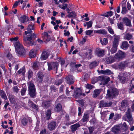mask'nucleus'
I'll return each mask as SVG.
<instances>
[{
    "instance_id": "f257e3e1",
    "label": "nucleus",
    "mask_w": 134,
    "mask_h": 134,
    "mask_svg": "<svg viewBox=\"0 0 134 134\" xmlns=\"http://www.w3.org/2000/svg\"><path fill=\"white\" fill-rule=\"evenodd\" d=\"M36 37V35L34 33L27 35V37L24 36V44H31L33 45L34 44L33 41Z\"/></svg>"
},
{
    "instance_id": "f03ea898",
    "label": "nucleus",
    "mask_w": 134,
    "mask_h": 134,
    "mask_svg": "<svg viewBox=\"0 0 134 134\" xmlns=\"http://www.w3.org/2000/svg\"><path fill=\"white\" fill-rule=\"evenodd\" d=\"M118 94V91L115 88H112L107 90L106 94V98L109 99H113L115 98Z\"/></svg>"
},
{
    "instance_id": "7ed1b4c3",
    "label": "nucleus",
    "mask_w": 134,
    "mask_h": 134,
    "mask_svg": "<svg viewBox=\"0 0 134 134\" xmlns=\"http://www.w3.org/2000/svg\"><path fill=\"white\" fill-rule=\"evenodd\" d=\"M130 75L129 73L125 72L120 73L118 76V78L119 79L120 82L122 84L126 83L128 80Z\"/></svg>"
},
{
    "instance_id": "20e7f679",
    "label": "nucleus",
    "mask_w": 134,
    "mask_h": 134,
    "mask_svg": "<svg viewBox=\"0 0 134 134\" xmlns=\"http://www.w3.org/2000/svg\"><path fill=\"white\" fill-rule=\"evenodd\" d=\"M28 91L30 97L33 98H35L36 97V91L34 85L33 83H29Z\"/></svg>"
},
{
    "instance_id": "39448f33",
    "label": "nucleus",
    "mask_w": 134,
    "mask_h": 134,
    "mask_svg": "<svg viewBox=\"0 0 134 134\" xmlns=\"http://www.w3.org/2000/svg\"><path fill=\"white\" fill-rule=\"evenodd\" d=\"M48 69L49 70H55V73L57 72V70L58 69V64L57 62H51V63H48Z\"/></svg>"
},
{
    "instance_id": "423d86ee",
    "label": "nucleus",
    "mask_w": 134,
    "mask_h": 134,
    "mask_svg": "<svg viewBox=\"0 0 134 134\" xmlns=\"http://www.w3.org/2000/svg\"><path fill=\"white\" fill-rule=\"evenodd\" d=\"M126 56L125 53L121 50H119L118 52L115 54V58L118 61L121 60Z\"/></svg>"
},
{
    "instance_id": "0eeeda50",
    "label": "nucleus",
    "mask_w": 134,
    "mask_h": 134,
    "mask_svg": "<svg viewBox=\"0 0 134 134\" xmlns=\"http://www.w3.org/2000/svg\"><path fill=\"white\" fill-rule=\"evenodd\" d=\"M98 79L100 81H101L100 83V85H104L107 84L110 81V78L105 76H102L99 77Z\"/></svg>"
},
{
    "instance_id": "6e6552de",
    "label": "nucleus",
    "mask_w": 134,
    "mask_h": 134,
    "mask_svg": "<svg viewBox=\"0 0 134 134\" xmlns=\"http://www.w3.org/2000/svg\"><path fill=\"white\" fill-rule=\"evenodd\" d=\"M14 46L16 51L20 53L19 49L20 48L23 52L24 50V47L22 45L19 41H16L14 43Z\"/></svg>"
},
{
    "instance_id": "1a4fd4ad",
    "label": "nucleus",
    "mask_w": 134,
    "mask_h": 134,
    "mask_svg": "<svg viewBox=\"0 0 134 134\" xmlns=\"http://www.w3.org/2000/svg\"><path fill=\"white\" fill-rule=\"evenodd\" d=\"M123 23L126 26L129 27H131L132 26L131 21L128 18L124 17L122 20Z\"/></svg>"
},
{
    "instance_id": "9d476101",
    "label": "nucleus",
    "mask_w": 134,
    "mask_h": 134,
    "mask_svg": "<svg viewBox=\"0 0 134 134\" xmlns=\"http://www.w3.org/2000/svg\"><path fill=\"white\" fill-rule=\"evenodd\" d=\"M114 41L113 42L112 47L117 48L120 37L119 36H117L115 35H114Z\"/></svg>"
},
{
    "instance_id": "9b49d317",
    "label": "nucleus",
    "mask_w": 134,
    "mask_h": 134,
    "mask_svg": "<svg viewBox=\"0 0 134 134\" xmlns=\"http://www.w3.org/2000/svg\"><path fill=\"white\" fill-rule=\"evenodd\" d=\"M104 49L97 48L96 49V54L98 57H102L104 55Z\"/></svg>"
},
{
    "instance_id": "f8f14e48",
    "label": "nucleus",
    "mask_w": 134,
    "mask_h": 134,
    "mask_svg": "<svg viewBox=\"0 0 134 134\" xmlns=\"http://www.w3.org/2000/svg\"><path fill=\"white\" fill-rule=\"evenodd\" d=\"M112 104L111 102H106L104 101H100V105L101 107H106L111 106Z\"/></svg>"
},
{
    "instance_id": "ddd939ff",
    "label": "nucleus",
    "mask_w": 134,
    "mask_h": 134,
    "mask_svg": "<svg viewBox=\"0 0 134 134\" xmlns=\"http://www.w3.org/2000/svg\"><path fill=\"white\" fill-rule=\"evenodd\" d=\"M131 112V109L130 108H128L126 113V116L129 121H132L133 119Z\"/></svg>"
},
{
    "instance_id": "4468645a",
    "label": "nucleus",
    "mask_w": 134,
    "mask_h": 134,
    "mask_svg": "<svg viewBox=\"0 0 134 134\" xmlns=\"http://www.w3.org/2000/svg\"><path fill=\"white\" fill-rule=\"evenodd\" d=\"M65 79L66 80L67 83L71 85L74 83V78L71 75H68L66 77Z\"/></svg>"
},
{
    "instance_id": "2eb2a0df",
    "label": "nucleus",
    "mask_w": 134,
    "mask_h": 134,
    "mask_svg": "<svg viewBox=\"0 0 134 134\" xmlns=\"http://www.w3.org/2000/svg\"><path fill=\"white\" fill-rule=\"evenodd\" d=\"M128 62L127 61L122 62L119 63L118 65V68L122 70L127 66Z\"/></svg>"
},
{
    "instance_id": "dca6fc26",
    "label": "nucleus",
    "mask_w": 134,
    "mask_h": 134,
    "mask_svg": "<svg viewBox=\"0 0 134 134\" xmlns=\"http://www.w3.org/2000/svg\"><path fill=\"white\" fill-rule=\"evenodd\" d=\"M56 122L55 121H52L48 124V128L50 131H52L55 129L56 127Z\"/></svg>"
},
{
    "instance_id": "f3484780",
    "label": "nucleus",
    "mask_w": 134,
    "mask_h": 134,
    "mask_svg": "<svg viewBox=\"0 0 134 134\" xmlns=\"http://www.w3.org/2000/svg\"><path fill=\"white\" fill-rule=\"evenodd\" d=\"M81 90L79 88H76L74 90V94L73 95L74 97L77 98L82 95Z\"/></svg>"
},
{
    "instance_id": "a211bd4d",
    "label": "nucleus",
    "mask_w": 134,
    "mask_h": 134,
    "mask_svg": "<svg viewBox=\"0 0 134 134\" xmlns=\"http://www.w3.org/2000/svg\"><path fill=\"white\" fill-rule=\"evenodd\" d=\"M19 20L21 23H26L27 21H29L28 17L25 15H22L19 18Z\"/></svg>"
},
{
    "instance_id": "6ab92c4d",
    "label": "nucleus",
    "mask_w": 134,
    "mask_h": 134,
    "mask_svg": "<svg viewBox=\"0 0 134 134\" xmlns=\"http://www.w3.org/2000/svg\"><path fill=\"white\" fill-rule=\"evenodd\" d=\"M128 103L127 101L126 100H124L122 101L121 103V109L125 111V108L128 106Z\"/></svg>"
},
{
    "instance_id": "aec40b11",
    "label": "nucleus",
    "mask_w": 134,
    "mask_h": 134,
    "mask_svg": "<svg viewBox=\"0 0 134 134\" xmlns=\"http://www.w3.org/2000/svg\"><path fill=\"white\" fill-rule=\"evenodd\" d=\"M52 100H49L47 101H44L42 103V105L43 107L47 108L50 107L52 104Z\"/></svg>"
},
{
    "instance_id": "412c9836",
    "label": "nucleus",
    "mask_w": 134,
    "mask_h": 134,
    "mask_svg": "<svg viewBox=\"0 0 134 134\" xmlns=\"http://www.w3.org/2000/svg\"><path fill=\"white\" fill-rule=\"evenodd\" d=\"M124 38L125 40H127L133 39V34L130 33H126L124 36Z\"/></svg>"
},
{
    "instance_id": "4be33fe9",
    "label": "nucleus",
    "mask_w": 134,
    "mask_h": 134,
    "mask_svg": "<svg viewBox=\"0 0 134 134\" xmlns=\"http://www.w3.org/2000/svg\"><path fill=\"white\" fill-rule=\"evenodd\" d=\"M98 72L104 75H110L113 74L112 72L109 69H107L105 70H101L100 71L98 70Z\"/></svg>"
},
{
    "instance_id": "5701e85b",
    "label": "nucleus",
    "mask_w": 134,
    "mask_h": 134,
    "mask_svg": "<svg viewBox=\"0 0 134 134\" xmlns=\"http://www.w3.org/2000/svg\"><path fill=\"white\" fill-rule=\"evenodd\" d=\"M34 28L33 26L32 25H29L27 28V31H25V35H27L28 34H32L33 33V31H32L31 30H33Z\"/></svg>"
},
{
    "instance_id": "b1692460",
    "label": "nucleus",
    "mask_w": 134,
    "mask_h": 134,
    "mask_svg": "<svg viewBox=\"0 0 134 134\" xmlns=\"http://www.w3.org/2000/svg\"><path fill=\"white\" fill-rule=\"evenodd\" d=\"M120 130V127L117 125H115L112 128V131L115 134L118 133Z\"/></svg>"
},
{
    "instance_id": "393cba45",
    "label": "nucleus",
    "mask_w": 134,
    "mask_h": 134,
    "mask_svg": "<svg viewBox=\"0 0 134 134\" xmlns=\"http://www.w3.org/2000/svg\"><path fill=\"white\" fill-rule=\"evenodd\" d=\"M37 80L40 82H41L43 81L44 75L43 73L41 72H39L37 75Z\"/></svg>"
},
{
    "instance_id": "a878e982",
    "label": "nucleus",
    "mask_w": 134,
    "mask_h": 134,
    "mask_svg": "<svg viewBox=\"0 0 134 134\" xmlns=\"http://www.w3.org/2000/svg\"><path fill=\"white\" fill-rule=\"evenodd\" d=\"M48 53L46 51L43 52L41 55L40 59L42 60L46 59L48 56Z\"/></svg>"
},
{
    "instance_id": "bb28decb",
    "label": "nucleus",
    "mask_w": 134,
    "mask_h": 134,
    "mask_svg": "<svg viewBox=\"0 0 134 134\" xmlns=\"http://www.w3.org/2000/svg\"><path fill=\"white\" fill-rule=\"evenodd\" d=\"M129 47V44L127 42L125 41L122 42V45L121 46V48L124 49H126Z\"/></svg>"
},
{
    "instance_id": "cd10ccee",
    "label": "nucleus",
    "mask_w": 134,
    "mask_h": 134,
    "mask_svg": "<svg viewBox=\"0 0 134 134\" xmlns=\"http://www.w3.org/2000/svg\"><path fill=\"white\" fill-rule=\"evenodd\" d=\"M101 92V89H97L94 90L93 94V97L96 98L97 97Z\"/></svg>"
},
{
    "instance_id": "c85d7f7f",
    "label": "nucleus",
    "mask_w": 134,
    "mask_h": 134,
    "mask_svg": "<svg viewBox=\"0 0 134 134\" xmlns=\"http://www.w3.org/2000/svg\"><path fill=\"white\" fill-rule=\"evenodd\" d=\"M99 64V62L97 61H94L91 63L89 65V67L90 69H92L94 67L97 66Z\"/></svg>"
},
{
    "instance_id": "c756f323",
    "label": "nucleus",
    "mask_w": 134,
    "mask_h": 134,
    "mask_svg": "<svg viewBox=\"0 0 134 134\" xmlns=\"http://www.w3.org/2000/svg\"><path fill=\"white\" fill-rule=\"evenodd\" d=\"M43 34L44 39L45 40H46L48 42L51 39L50 36L48 35V34L46 32H44Z\"/></svg>"
},
{
    "instance_id": "7c9ffc66",
    "label": "nucleus",
    "mask_w": 134,
    "mask_h": 134,
    "mask_svg": "<svg viewBox=\"0 0 134 134\" xmlns=\"http://www.w3.org/2000/svg\"><path fill=\"white\" fill-rule=\"evenodd\" d=\"M89 118V115L86 113H85L83 116L82 120L83 122H85L88 121Z\"/></svg>"
},
{
    "instance_id": "2f4dec72",
    "label": "nucleus",
    "mask_w": 134,
    "mask_h": 134,
    "mask_svg": "<svg viewBox=\"0 0 134 134\" xmlns=\"http://www.w3.org/2000/svg\"><path fill=\"white\" fill-rule=\"evenodd\" d=\"M80 126L79 124H75L71 126V131L74 132L77 128Z\"/></svg>"
},
{
    "instance_id": "473e14b6",
    "label": "nucleus",
    "mask_w": 134,
    "mask_h": 134,
    "mask_svg": "<svg viewBox=\"0 0 134 134\" xmlns=\"http://www.w3.org/2000/svg\"><path fill=\"white\" fill-rule=\"evenodd\" d=\"M77 15L76 13L75 12L72 11L70 12L68 15V17L69 18H76Z\"/></svg>"
},
{
    "instance_id": "72a5a7b5",
    "label": "nucleus",
    "mask_w": 134,
    "mask_h": 134,
    "mask_svg": "<svg viewBox=\"0 0 134 134\" xmlns=\"http://www.w3.org/2000/svg\"><path fill=\"white\" fill-rule=\"evenodd\" d=\"M28 103L30 107L36 109L37 108V106L33 103L32 101L29 100Z\"/></svg>"
},
{
    "instance_id": "f704fd0d",
    "label": "nucleus",
    "mask_w": 134,
    "mask_h": 134,
    "mask_svg": "<svg viewBox=\"0 0 134 134\" xmlns=\"http://www.w3.org/2000/svg\"><path fill=\"white\" fill-rule=\"evenodd\" d=\"M117 26L118 28L122 30H124V25L123 22H120L119 23L117 24Z\"/></svg>"
},
{
    "instance_id": "c9c22d12",
    "label": "nucleus",
    "mask_w": 134,
    "mask_h": 134,
    "mask_svg": "<svg viewBox=\"0 0 134 134\" xmlns=\"http://www.w3.org/2000/svg\"><path fill=\"white\" fill-rule=\"evenodd\" d=\"M96 33L101 34L103 35L107 34V32L105 29L99 30L94 31Z\"/></svg>"
},
{
    "instance_id": "e433bc0d",
    "label": "nucleus",
    "mask_w": 134,
    "mask_h": 134,
    "mask_svg": "<svg viewBox=\"0 0 134 134\" xmlns=\"http://www.w3.org/2000/svg\"><path fill=\"white\" fill-rule=\"evenodd\" d=\"M105 60L108 63H111L114 61L113 58L111 57H108L106 58Z\"/></svg>"
},
{
    "instance_id": "4c0bfd02",
    "label": "nucleus",
    "mask_w": 134,
    "mask_h": 134,
    "mask_svg": "<svg viewBox=\"0 0 134 134\" xmlns=\"http://www.w3.org/2000/svg\"><path fill=\"white\" fill-rule=\"evenodd\" d=\"M62 106L60 104H57L55 108H54V110L55 111H60L62 109Z\"/></svg>"
},
{
    "instance_id": "58836bf2",
    "label": "nucleus",
    "mask_w": 134,
    "mask_h": 134,
    "mask_svg": "<svg viewBox=\"0 0 134 134\" xmlns=\"http://www.w3.org/2000/svg\"><path fill=\"white\" fill-rule=\"evenodd\" d=\"M100 40L101 44L103 45H105L108 43V40L106 38H104L103 40L100 38Z\"/></svg>"
},
{
    "instance_id": "ea45409f",
    "label": "nucleus",
    "mask_w": 134,
    "mask_h": 134,
    "mask_svg": "<svg viewBox=\"0 0 134 134\" xmlns=\"http://www.w3.org/2000/svg\"><path fill=\"white\" fill-rule=\"evenodd\" d=\"M0 93L2 98L5 99H6L7 98L6 94L4 91H0Z\"/></svg>"
},
{
    "instance_id": "a19ab883",
    "label": "nucleus",
    "mask_w": 134,
    "mask_h": 134,
    "mask_svg": "<svg viewBox=\"0 0 134 134\" xmlns=\"http://www.w3.org/2000/svg\"><path fill=\"white\" fill-rule=\"evenodd\" d=\"M123 4H122L121 13L122 14H125L127 12V11L126 7L123 6Z\"/></svg>"
},
{
    "instance_id": "79ce46f5",
    "label": "nucleus",
    "mask_w": 134,
    "mask_h": 134,
    "mask_svg": "<svg viewBox=\"0 0 134 134\" xmlns=\"http://www.w3.org/2000/svg\"><path fill=\"white\" fill-rule=\"evenodd\" d=\"M29 55L31 58L34 57L36 55L35 51L33 50H31L29 52Z\"/></svg>"
},
{
    "instance_id": "37998d69",
    "label": "nucleus",
    "mask_w": 134,
    "mask_h": 134,
    "mask_svg": "<svg viewBox=\"0 0 134 134\" xmlns=\"http://www.w3.org/2000/svg\"><path fill=\"white\" fill-rule=\"evenodd\" d=\"M51 116V111L50 110L48 109L47 110L46 113V118L47 119L49 120L50 119Z\"/></svg>"
},
{
    "instance_id": "c03bdc74",
    "label": "nucleus",
    "mask_w": 134,
    "mask_h": 134,
    "mask_svg": "<svg viewBox=\"0 0 134 134\" xmlns=\"http://www.w3.org/2000/svg\"><path fill=\"white\" fill-rule=\"evenodd\" d=\"M21 123L24 125H26L28 122V120L25 118H23L21 120Z\"/></svg>"
},
{
    "instance_id": "a18cd8bd",
    "label": "nucleus",
    "mask_w": 134,
    "mask_h": 134,
    "mask_svg": "<svg viewBox=\"0 0 134 134\" xmlns=\"http://www.w3.org/2000/svg\"><path fill=\"white\" fill-rule=\"evenodd\" d=\"M99 77H94L92 78V83L93 84H95L98 81H100L98 79Z\"/></svg>"
},
{
    "instance_id": "49530a36",
    "label": "nucleus",
    "mask_w": 134,
    "mask_h": 134,
    "mask_svg": "<svg viewBox=\"0 0 134 134\" xmlns=\"http://www.w3.org/2000/svg\"><path fill=\"white\" fill-rule=\"evenodd\" d=\"M25 68H23L22 69H20L18 71V73L19 74L22 73L23 75H25Z\"/></svg>"
},
{
    "instance_id": "de8ad7c7",
    "label": "nucleus",
    "mask_w": 134,
    "mask_h": 134,
    "mask_svg": "<svg viewBox=\"0 0 134 134\" xmlns=\"http://www.w3.org/2000/svg\"><path fill=\"white\" fill-rule=\"evenodd\" d=\"M19 51L20 53L18 52H16L19 55H24L25 54V50L24 48V50L23 51V52L22 51V50L20 49V48L19 49Z\"/></svg>"
},
{
    "instance_id": "09e8293b",
    "label": "nucleus",
    "mask_w": 134,
    "mask_h": 134,
    "mask_svg": "<svg viewBox=\"0 0 134 134\" xmlns=\"http://www.w3.org/2000/svg\"><path fill=\"white\" fill-rule=\"evenodd\" d=\"M12 89L14 92H16V93H18L19 90L18 86H14L12 88Z\"/></svg>"
},
{
    "instance_id": "8fccbe9b",
    "label": "nucleus",
    "mask_w": 134,
    "mask_h": 134,
    "mask_svg": "<svg viewBox=\"0 0 134 134\" xmlns=\"http://www.w3.org/2000/svg\"><path fill=\"white\" fill-rule=\"evenodd\" d=\"M107 29L109 32L111 34L113 35L114 34V31L112 29L110 26L107 27Z\"/></svg>"
},
{
    "instance_id": "3c124183",
    "label": "nucleus",
    "mask_w": 134,
    "mask_h": 134,
    "mask_svg": "<svg viewBox=\"0 0 134 134\" xmlns=\"http://www.w3.org/2000/svg\"><path fill=\"white\" fill-rule=\"evenodd\" d=\"M33 72L31 70H29L28 72V77L29 79L33 76Z\"/></svg>"
},
{
    "instance_id": "603ef678",
    "label": "nucleus",
    "mask_w": 134,
    "mask_h": 134,
    "mask_svg": "<svg viewBox=\"0 0 134 134\" xmlns=\"http://www.w3.org/2000/svg\"><path fill=\"white\" fill-rule=\"evenodd\" d=\"M26 91V88H22L21 90V95L23 96L25 95Z\"/></svg>"
},
{
    "instance_id": "864d4df0",
    "label": "nucleus",
    "mask_w": 134,
    "mask_h": 134,
    "mask_svg": "<svg viewBox=\"0 0 134 134\" xmlns=\"http://www.w3.org/2000/svg\"><path fill=\"white\" fill-rule=\"evenodd\" d=\"M92 23L93 22L92 21H90L89 22H86V25L87 26V29L92 27Z\"/></svg>"
},
{
    "instance_id": "5fc2aeb1",
    "label": "nucleus",
    "mask_w": 134,
    "mask_h": 134,
    "mask_svg": "<svg viewBox=\"0 0 134 134\" xmlns=\"http://www.w3.org/2000/svg\"><path fill=\"white\" fill-rule=\"evenodd\" d=\"M117 50V48L113 47L111 49L110 52L112 54H114L116 52Z\"/></svg>"
},
{
    "instance_id": "6e6d98bb",
    "label": "nucleus",
    "mask_w": 134,
    "mask_h": 134,
    "mask_svg": "<svg viewBox=\"0 0 134 134\" xmlns=\"http://www.w3.org/2000/svg\"><path fill=\"white\" fill-rule=\"evenodd\" d=\"M71 65L73 67L75 68H78L79 67L82 66L81 64H76L75 63H72L71 64Z\"/></svg>"
},
{
    "instance_id": "4d7b16f0",
    "label": "nucleus",
    "mask_w": 134,
    "mask_h": 134,
    "mask_svg": "<svg viewBox=\"0 0 134 134\" xmlns=\"http://www.w3.org/2000/svg\"><path fill=\"white\" fill-rule=\"evenodd\" d=\"M63 82L62 80V79L57 80L55 82V84L57 85H59L60 84Z\"/></svg>"
},
{
    "instance_id": "13d9d810",
    "label": "nucleus",
    "mask_w": 134,
    "mask_h": 134,
    "mask_svg": "<svg viewBox=\"0 0 134 134\" xmlns=\"http://www.w3.org/2000/svg\"><path fill=\"white\" fill-rule=\"evenodd\" d=\"M129 93H134V85L133 86L129 88Z\"/></svg>"
},
{
    "instance_id": "bf43d9fd",
    "label": "nucleus",
    "mask_w": 134,
    "mask_h": 134,
    "mask_svg": "<svg viewBox=\"0 0 134 134\" xmlns=\"http://www.w3.org/2000/svg\"><path fill=\"white\" fill-rule=\"evenodd\" d=\"M93 87V86L92 85L89 84H87L86 86V87L87 89H92Z\"/></svg>"
},
{
    "instance_id": "052dcab7",
    "label": "nucleus",
    "mask_w": 134,
    "mask_h": 134,
    "mask_svg": "<svg viewBox=\"0 0 134 134\" xmlns=\"http://www.w3.org/2000/svg\"><path fill=\"white\" fill-rule=\"evenodd\" d=\"M66 93L67 96H69L71 95V94H72L71 93V91H69L68 87H67L66 89Z\"/></svg>"
},
{
    "instance_id": "680f3d73",
    "label": "nucleus",
    "mask_w": 134,
    "mask_h": 134,
    "mask_svg": "<svg viewBox=\"0 0 134 134\" xmlns=\"http://www.w3.org/2000/svg\"><path fill=\"white\" fill-rule=\"evenodd\" d=\"M93 30H88L86 31V35H88L91 34L92 33Z\"/></svg>"
},
{
    "instance_id": "e2e57ef3",
    "label": "nucleus",
    "mask_w": 134,
    "mask_h": 134,
    "mask_svg": "<svg viewBox=\"0 0 134 134\" xmlns=\"http://www.w3.org/2000/svg\"><path fill=\"white\" fill-rule=\"evenodd\" d=\"M62 125H65V126H63L62 128L64 129H65L66 128V126H68V125L66 122H62L61 124Z\"/></svg>"
},
{
    "instance_id": "0e129e2a",
    "label": "nucleus",
    "mask_w": 134,
    "mask_h": 134,
    "mask_svg": "<svg viewBox=\"0 0 134 134\" xmlns=\"http://www.w3.org/2000/svg\"><path fill=\"white\" fill-rule=\"evenodd\" d=\"M120 118V115L116 114H115L114 116V118L115 120L116 119H119Z\"/></svg>"
},
{
    "instance_id": "69168bd1",
    "label": "nucleus",
    "mask_w": 134,
    "mask_h": 134,
    "mask_svg": "<svg viewBox=\"0 0 134 134\" xmlns=\"http://www.w3.org/2000/svg\"><path fill=\"white\" fill-rule=\"evenodd\" d=\"M32 68L34 70L38 68V66L36 63H33Z\"/></svg>"
},
{
    "instance_id": "338daca9",
    "label": "nucleus",
    "mask_w": 134,
    "mask_h": 134,
    "mask_svg": "<svg viewBox=\"0 0 134 134\" xmlns=\"http://www.w3.org/2000/svg\"><path fill=\"white\" fill-rule=\"evenodd\" d=\"M86 39L83 38L82 40L79 43L80 45H82L86 42Z\"/></svg>"
},
{
    "instance_id": "774afa93",
    "label": "nucleus",
    "mask_w": 134,
    "mask_h": 134,
    "mask_svg": "<svg viewBox=\"0 0 134 134\" xmlns=\"http://www.w3.org/2000/svg\"><path fill=\"white\" fill-rule=\"evenodd\" d=\"M90 134H92L93 131V128L92 127H90L88 128Z\"/></svg>"
}]
</instances>
